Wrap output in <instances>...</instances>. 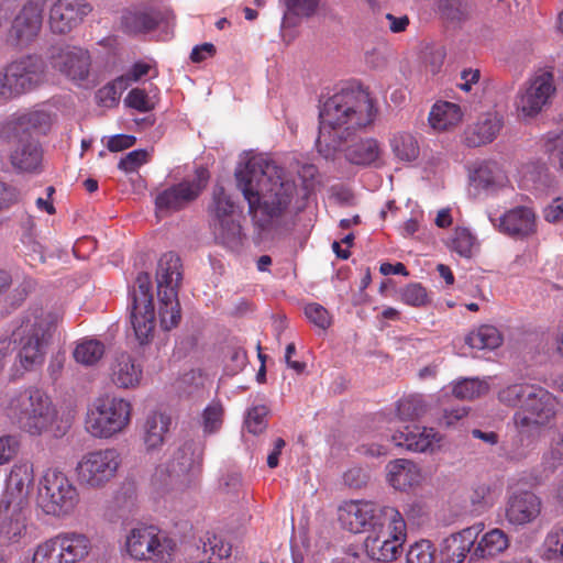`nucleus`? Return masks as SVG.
Returning a JSON list of instances; mask_svg holds the SVG:
<instances>
[{"mask_svg":"<svg viewBox=\"0 0 563 563\" xmlns=\"http://www.w3.org/2000/svg\"><path fill=\"white\" fill-rule=\"evenodd\" d=\"M131 418L129 400L115 396L99 397L87 409L85 429L92 438L110 439L123 432Z\"/></svg>","mask_w":563,"mask_h":563,"instance_id":"obj_8","label":"nucleus"},{"mask_svg":"<svg viewBox=\"0 0 563 563\" xmlns=\"http://www.w3.org/2000/svg\"><path fill=\"white\" fill-rule=\"evenodd\" d=\"M462 120L461 108L449 101L434 103L429 114V123L435 131H446L457 125Z\"/></svg>","mask_w":563,"mask_h":563,"instance_id":"obj_37","label":"nucleus"},{"mask_svg":"<svg viewBox=\"0 0 563 563\" xmlns=\"http://www.w3.org/2000/svg\"><path fill=\"white\" fill-rule=\"evenodd\" d=\"M209 180V172L205 167H198L192 179L168 187L155 197V206L159 212H174L185 208L195 200Z\"/></svg>","mask_w":563,"mask_h":563,"instance_id":"obj_21","label":"nucleus"},{"mask_svg":"<svg viewBox=\"0 0 563 563\" xmlns=\"http://www.w3.org/2000/svg\"><path fill=\"white\" fill-rule=\"evenodd\" d=\"M38 500L45 514L65 517L79 504V492L65 473L47 470L41 479Z\"/></svg>","mask_w":563,"mask_h":563,"instance_id":"obj_14","label":"nucleus"},{"mask_svg":"<svg viewBox=\"0 0 563 563\" xmlns=\"http://www.w3.org/2000/svg\"><path fill=\"white\" fill-rule=\"evenodd\" d=\"M210 385V377L201 369H191L179 379L180 391L192 398L203 397Z\"/></svg>","mask_w":563,"mask_h":563,"instance_id":"obj_45","label":"nucleus"},{"mask_svg":"<svg viewBox=\"0 0 563 563\" xmlns=\"http://www.w3.org/2000/svg\"><path fill=\"white\" fill-rule=\"evenodd\" d=\"M125 103L140 112H148L154 108L153 100L140 88H134L128 93Z\"/></svg>","mask_w":563,"mask_h":563,"instance_id":"obj_58","label":"nucleus"},{"mask_svg":"<svg viewBox=\"0 0 563 563\" xmlns=\"http://www.w3.org/2000/svg\"><path fill=\"white\" fill-rule=\"evenodd\" d=\"M62 314L56 309L36 308L13 332L20 350L12 367V379L21 378L26 372L40 367L45 358V347Z\"/></svg>","mask_w":563,"mask_h":563,"instance_id":"obj_6","label":"nucleus"},{"mask_svg":"<svg viewBox=\"0 0 563 563\" xmlns=\"http://www.w3.org/2000/svg\"><path fill=\"white\" fill-rule=\"evenodd\" d=\"M437 10L450 22H461L466 19L467 10L461 0H438Z\"/></svg>","mask_w":563,"mask_h":563,"instance_id":"obj_53","label":"nucleus"},{"mask_svg":"<svg viewBox=\"0 0 563 563\" xmlns=\"http://www.w3.org/2000/svg\"><path fill=\"white\" fill-rule=\"evenodd\" d=\"M523 186L536 197H544L558 188V179L548 168L531 166L523 177Z\"/></svg>","mask_w":563,"mask_h":563,"instance_id":"obj_38","label":"nucleus"},{"mask_svg":"<svg viewBox=\"0 0 563 563\" xmlns=\"http://www.w3.org/2000/svg\"><path fill=\"white\" fill-rule=\"evenodd\" d=\"M208 214L216 241L231 251H239L244 240L238 220L239 206L222 186H214Z\"/></svg>","mask_w":563,"mask_h":563,"instance_id":"obj_11","label":"nucleus"},{"mask_svg":"<svg viewBox=\"0 0 563 563\" xmlns=\"http://www.w3.org/2000/svg\"><path fill=\"white\" fill-rule=\"evenodd\" d=\"M142 376V365L129 353H120L112 360L110 379L118 388H135L140 385Z\"/></svg>","mask_w":563,"mask_h":563,"instance_id":"obj_29","label":"nucleus"},{"mask_svg":"<svg viewBox=\"0 0 563 563\" xmlns=\"http://www.w3.org/2000/svg\"><path fill=\"white\" fill-rule=\"evenodd\" d=\"M65 553V563H81L92 551V541L88 534L78 530L60 531Z\"/></svg>","mask_w":563,"mask_h":563,"instance_id":"obj_34","label":"nucleus"},{"mask_svg":"<svg viewBox=\"0 0 563 563\" xmlns=\"http://www.w3.org/2000/svg\"><path fill=\"white\" fill-rule=\"evenodd\" d=\"M200 542L201 547H197V554L190 563H219L231 555V544L221 536L208 532Z\"/></svg>","mask_w":563,"mask_h":563,"instance_id":"obj_32","label":"nucleus"},{"mask_svg":"<svg viewBox=\"0 0 563 563\" xmlns=\"http://www.w3.org/2000/svg\"><path fill=\"white\" fill-rule=\"evenodd\" d=\"M427 411L426 402L420 395L404 397L397 402V415L401 421L415 420Z\"/></svg>","mask_w":563,"mask_h":563,"instance_id":"obj_48","label":"nucleus"},{"mask_svg":"<svg viewBox=\"0 0 563 563\" xmlns=\"http://www.w3.org/2000/svg\"><path fill=\"white\" fill-rule=\"evenodd\" d=\"M44 8L45 0H27L11 22L7 43L24 48L35 41L42 30Z\"/></svg>","mask_w":563,"mask_h":563,"instance_id":"obj_20","label":"nucleus"},{"mask_svg":"<svg viewBox=\"0 0 563 563\" xmlns=\"http://www.w3.org/2000/svg\"><path fill=\"white\" fill-rule=\"evenodd\" d=\"M537 384L525 382L507 384L497 393L498 401L508 408L522 409L525 400L531 397Z\"/></svg>","mask_w":563,"mask_h":563,"instance_id":"obj_42","label":"nucleus"},{"mask_svg":"<svg viewBox=\"0 0 563 563\" xmlns=\"http://www.w3.org/2000/svg\"><path fill=\"white\" fill-rule=\"evenodd\" d=\"M48 124L49 115L38 110L14 113L0 124V140L12 144L9 161L15 172L36 175L43 170V150L33 133Z\"/></svg>","mask_w":563,"mask_h":563,"instance_id":"obj_4","label":"nucleus"},{"mask_svg":"<svg viewBox=\"0 0 563 563\" xmlns=\"http://www.w3.org/2000/svg\"><path fill=\"white\" fill-rule=\"evenodd\" d=\"M46 64L38 55L15 58L0 69V102L5 103L40 87Z\"/></svg>","mask_w":563,"mask_h":563,"instance_id":"obj_9","label":"nucleus"},{"mask_svg":"<svg viewBox=\"0 0 563 563\" xmlns=\"http://www.w3.org/2000/svg\"><path fill=\"white\" fill-rule=\"evenodd\" d=\"M435 548L429 540L411 544L406 554L407 563H434Z\"/></svg>","mask_w":563,"mask_h":563,"instance_id":"obj_52","label":"nucleus"},{"mask_svg":"<svg viewBox=\"0 0 563 563\" xmlns=\"http://www.w3.org/2000/svg\"><path fill=\"white\" fill-rule=\"evenodd\" d=\"M235 178L254 224L263 231L278 224L294 198L295 181L265 155L250 153L236 167Z\"/></svg>","mask_w":563,"mask_h":563,"instance_id":"obj_1","label":"nucleus"},{"mask_svg":"<svg viewBox=\"0 0 563 563\" xmlns=\"http://www.w3.org/2000/svg\"><path fill=\"white\" fill-rule=\"evenodd\" d=\"M65 549L59 531L34 547L31 563H65Z\"/></svg>","mask_w":563,"mask_h":563,"instance_id":"obj_39","label":"nucleus"},{"mask_svg":"<svg viewBox=\"0 0 563 563\" xmlns=\"http://www.w3.org/2000/svg\"><path fill=\"white\" fill-rule=\"evenodd\" d=\"M46 58L52 69L78 85L89 77L91 56L84 47L56 44L48 49Z\"/></svg>","mask_w":563,"mask_h":563,"instance_id":"obj_19","label":"nucleus"},{"mask_svg":"<svg viewBox=\"0 0 563 563\" xmlns=\"http://www.w3.org/2000/svg\"><path fill=\"white\" fill-rule=\"evenodd\" d=\"M397 508L367 500L345 501L339 508V520L344 529L352 533L369 532L376 525L389 517Z\"/></svg>","mask_w":563,"mask_h":563,"instance_id":"obj_18","label":"nucleus"},{"mask_svg":"<svg viewBox=\"0 0 563 563\" xmlns=\"http://www.w3.org/2000/svg\"><path fill=\"white\" fill-rule=\"evenodd\" d=\"M559 411V399L548 389L537 385L531 397L525 400L522 409L512 415L517 435L509 451L511 459L526 457L539 441L542 430L551 424Z\"/></svg>","mask_w":563,"mask_h":563,"instance_id":"obj_5","label":"nucleus"},{"mask_svg":"<svg viewBox=\"0 0 563 563\" xmlns=\"http://www.w3.org/2000/svg\"><path fill=\"white\" fill-rule=\"evenodd\" d=\"M492 225L501 234L515 240H526L537 233L538 217L529 206H516L503 214H488Z\"/></svg>","mask_w":563,"mask_h":563,"instance_id":"obj_22","label":"nucleus"},{"mask_svg":"<svg viewBox=\"0 0 563 563\" xmlns=\"http://www.w3.org/2000/svg\"><path fill=\"white\" fill-rule=\"evenodd\" d=\"M488 383L478 378H463L452 388L453 395L463 400H471L488 391Z\"/></svg>","mask_w":563,"mask_h":563,"instance_id":"obj_49","label":"nucleus"},{"mask_svg":"<svg viewBox=\"0 0 563 563\" xmlns=\"http://www.w3.org/2000/svg\"><path fill=\"white\" fill-rule=\"evenodd\" d=\"M202 456L203 444L200 441H184L174 450L167 465L156 470L154 481L166 488L183 483V477L199 472Z\"/></svg>","mask_w":563,"mask_h":563,"instance_id":"obj_17","label":"nucleus"},{"mask_svg":"<svg viewBox=\"0 0 563 563\" xmlns=\"http://www.w3.org/2000/svg\"><path fill=\"white\" fill-rule=\"evenodd\" d=\"M91 10V5L85 0H57L49 9V29L54 34H67L77 27Z\"/></svg>","mask_w":563,"mask_h":563,"instance_id":"obj_23","label":"nucleus"},{"mask_svg":"<svg viewBox=\"0 0 563 563\" xmlns=\"http://www.w3.org/2000/svg\"><path fill=\"white\" fill-rule=\"evenodd\" d=\"M33 482V466L29 462L15 464L5 484V489L0 500H9L20 505L29 506V488Z\"/></svg>","mask_w":563,"mask_h":563,"instance_id":"obj_28","label":"nucleus"},{"mask_svg":"<svg viewBox=\"0 0 563 563\" xmlns=\"http://www.w3.org/2000/svg\"><path fill=\"white\" fill-rule=\"evenodd\" d=\"M555 92L554 67H540L519 89L516 109L523 118H533L551 104Z\"/></svg>","mask_w":563,"mask_h":563,"instance_id":"obj_16","label":"nucleus"},{"mask_svg":"<svg viewBox=\"0 0 563 563\" xmlns=\"http://www.w3.org/2000/svg\"><path fill=\"white\" fill-rule=\"evenodd\" d=\"M390 440L397 448L422 453L433 451L441 441V437L433 428L411 424L397 430L391 434Z\"/></svg>","mask_w":563,"mask_h":563,"instance_id":"obj_25","label":"nucleus"},{"mask_svg":"<svg viewBox=\"0 0 563 563\" xmlns=\"http://www.w3.org/2000/svg\"><path fill=\"white\" fill-rule=\"evenodd\" d=\"M181 279L179 256L173 252L162 255L157 265L156 282L159 324L165 331L175 328L181 318L178 301V288Z\"/></svg>","mask_w":563,"mask_h":563,"instance_id":"obj_7","label":"nucleus"},{"mask_svg":"<svg viewBox=\"0 0 563 563\" xmlns=\"http://www.w3.org/2000/svg\"><path fill=\"white\" fill-rule=\"evenodd\" d=\"M176 541L154 525L132 528L124 539V551L134 561L168 563L176 551Z\"/></svg>","mask_w":563,"mask_h":563,"instance_id":"obj_10","label":"nucleus"},{"mask_svg":"<svg viewBox=\"0 0 563 563\" xmlns=\"http://www.w3.org/2000/svg\"><path fill=\"white\" fill-rule=\"evenodd\" d=\"M466 407L457 406L452 408H445L442 416L439 418V424L441 427H453L457 421L466 417Z\"/></svg>","mask_w":563,"mask_h":563,"instance_id":"obj_64","label":"nucleus"},{"mask_svg":"<svg viewBox=\"0 0 563 563\" xmlns=\"http://www.w3.org/2000/svg\"><path fill=\"white\" fill-rule=\"evenodd\" d=\"M19 440L14 435L0 437V465L8 464L18 453Z\"/></svg>","mask_w":563,"mask_h":563,"instance_id":"obj_62","label":"nucleus"},{"mask_svg":"<svg viewBox=\"0 0 563 563\" xmlns=\"http://www.w3.org/2000/svg\"><path fill=\"white\" fill-rule=\"evenodd\" d=\"M474 236L466 229H457L451 241V249L463 257H471L474 246Z\"/></svg>","mask_w":563,"mask_h":563,"instance_id":"obj_55","label":"nucleus"},{"mask_svg":"<svg viewBox=\"0 0 563 563\" xmlns=\"http://www.w3.org/2000/svg\"><path fill=\"white\" fill-rule=\"evenodd\" d=\"M471 183L475 188L486 192H495L507 183V177L498 164L482 163L471 175Z\"/></svg>","mask_w":563,"mask_h":563,"instance_id":"obj_35","label":"nucleus"},{"mask_svg":"<svg viewBox=\"0 0 563 563\" xmlns=\"http://www.w3.org/2000/svg\"><path fill=\"white\" fill-rule=\"evenodd\" d=\"M543 219L549 223L563 221V194L553 198L542 210Z\"/></svg>","mask_w":563,"mask_h":563,"instance_id":"obj_63","label":"nucleus"},{"mask_svg":"<svg viewBox=\"0 0 563 563\" xmlns=\"http://www.w3.org/2000/svg\"><path fill=\"white\" fill-rule=\"evenodd\" d=\"M170 423V417L163 412L152 411L146 416L143 424V442L147 452L163 445Z\"/></svg>","mask_w":563,"mask_h":563,"instance_id":"obj_33","label":"nucleus"},{"mask_svg":"<svg viewBox=\"0 0 563 563\" xmlns=\"http://www.w3.org/2000/svg\"><path fill=\"white\" fill-rule=\"evenodd\" d=\"M305 314L311 323L322 330H327L332 323L329 311L317 302L308 303L305 307Z\"/></svg>","mask_w":563,"mask_h":563,"instance_id":"obj_56","label":"nucleus"},{"mask_svg":"<svg viewBox=\"0 0 563 563\" xmlns=\"http://www.w3.org/2000/svg\"><path fill=\"white\" fill-rule=\"evenodd\" d=\"M401 300L412 307H421L428 302L426 288L419 283H411L400 291Z\"/></svg>","mask_w":563,"mask_h":563,"instance_id":"obj_54","label":"nucleus"},{"mask_svg":"<svg viewBox=\"0 0 563 563\" xmlns=\"http://www.w3.org/2000/svg\"><path fill=\"white\" fill-rule=\"evenodd\" d=\"M382 148L377 140H360L345 150V158L355 165H371L379 159Z\"/></svg>","mask_w":563,"mask_h":563,"instance_id":"obj_40","label":"nucleus"},{"mask_svg":"<svg viewBox=\"0 0 563 563\" xmlns=\"http://www.w3.org/2000/svg\"><path fill=\"white\" fill-rule=\"evenodd\" d=\"M288 13L298 16H310L318 7V0H285Z\"/></svg>","mask_w":563,"mask_h":563,"instance_id":"obj_61","label":"nucleus"},{"mask_svg":"<svg viewBox=\"0 0 563 563\" xmlns=\"http://www.w3.org/2000/svg\"><path fill=\"white\" fill-rule=\"evenodd\" d=\"M104 354V345L98 340L86 339L80 341L74 350V358L76 362L90 366L102 358Z\"/></svg>","mask_w":563,"mask_h":563,"instance_id":"obj_47","label":"nucleus"},{"mask_svg":"<svg viewBox=\"0 0 563 563\" xmlns=\"http://www.w3.org/2000/svg\"><path fill=\"white\" fill-rule=\"evenodd\" d=\"M268 410L264 405L254 406L249 409L245 418V427L253 434L261 433L266 428V415Z\"/></svg>","mask_w":563,"mask_h":563,"instance_id":"obj_57","label":"nucleus"},{"mask_svg":"<svg viewBox=\"0 0 563 563\" xmlns=\"http://www.w3.org/2000/svg\"><path fill=\"white\" fill-rule=\"evenodd\" d=\"M508 545L507 534L500 529H492L477 541L476 547L471 553V560L494 556L504 552Z\"/></svg>","mask_w":563,"mask_h":563,"instance_id":"obj_41","label":"nucleus"},{"mask_svg":"<svg viewBox=\"0 0 563 563\" xmlns=\"http://www.w3.org/2000/svg\"><path fill=\"white\" fill-rule=\"evenodd\" d=\"M387 478L389 484L397 490H407L420 484L422 479L421 470L412 461L398 459L387 465Z\"/></svg>","mask_w":563,"mask_h":563,"instance_id":"obj_31","label":"nucleus"},{"mask_svg":"<svg viewBox=\"0 0 563 563\" xmlns=\"http://www.w3.org/2000/svg\"><path fill=\"white\" fill-rule=\"evenodd\" d=\"M121 463L115 448L89 451L80 456L75 467L77 482L88 489H102L115 478Z\"/></svg>","mask_w":563,"mask_h":563,"instance_id":"obj_13","label":"nucleus"},{"mask_svg":"<svg viewBox=\"0 0 563 563\" xmlns=\"http://www.w3.org/2000/svg\"><path fill=\"white\" fill-rule=\"evenodd\" d=\"M224 406L220 399H212L200 415V424L205 435L218 433L224 421Z\"/></svg>","mask_w":563,"mask_h":563,"instance_id":"obj_46","label":"nucleus"},{"mask_svg":"<svg viewBox=\"0 0 563 563\" xmlns=\"http://www.w3.org/2000/svg\"><path fill=\"white\" fill-rule=\"evenodd\" d=\"M147 151L134 150L120 159L118 167L124 173H133L147 162Z\"/></svg>","mask_w":563,"mask_h":563,"instance_id":"obj_59","label":"nucleus"},{"mask_svg":"<svg viewBox=\"0 0 563 563\" xmlns=\"http://www.w3.org/2000/svg\"><path fill=\"white\" fill-rule=\"evenodd\" d=\"M503 124V117L498 112L482 114L466 131L467 145L477 147L493 142L499 134Z\"/></svg>","mask_w":563,"mask_h":563,"instance_id":"obj_30","label":"nucleus"},{"mask_svg":"<svg viewBox=\"0 0 563 563\" xmlns=\"http://www.w3.org/2000/svg\"><path fill=\"white\" fill-rule=\"evenodd\" d=\"M161 21V14L152 8H136L122 16V26L131 34L146 33L154 30Z\"/></svg>","mask_w":563,"mask_h":563,"instance_id":"obj_36","label":"nucleus"},{"mask_svg":"<svg viewBox=\"0 0 563 563\" xmlns=\"http://www.w3.org/2000/svg\"><path fill=\"white\" fill-rule=\"evenodd\" d=\"M128 312L135 339L143 345L151 341L155 328L151 276L141 272L129 292Z\"/></svg>","mask_w":563,"mask_h":563,"instance_id":"obj_15","label":"nucleus"},{"mask_svg":"<svg viewBox=\"0 0 563 563\" xmlns=\"http://www.w3.org/2000/svg\"><path fill=\"white\" fill-rule=\"evenodd\" d=\"M483 530L484 525L481 522L445 538L441 552L446 563H462L467 553L471 552V549L474 547Z\"/></svg>","mask_w":563,"mask_h":563,"instance_id":"obj_27","label":"nucleus"},{"mask_svg":"<svg viewBox=\"0 0 563 563\" xmlns=\"http://www.w3.org/2000/svg\"><path fill=\"white\" fill-rule=\"evenodd\" d=\"M375 109L368 93L358 88H344L330 97L319 111L316 147L331 158L351 132L371 124Z\"/></svg>","mask_w":563,"mask_h":563,"instance_id":"obj_2","label":"nucleus"},{"mask_svg":"<svg viewBox=\"0 0 563 563\" xmlns=\"http://www.w3.org/2000/svg\"><path fill=\"white\" fill-rule=\"evenodd\" d=\"M389 144L395 156L402 162H412L418 158L420 148L416 136L409 132L393 134Z\"/></svg>","mask_w":563,"mask_h":563,"instance_id":"obj_44","label":"nucleus"},{"mask_svg":"<svg viewBox=\"0 0 563 563\" xmlns=\"http://www.w3.org/2000/svg\"><path fill=\"white\" fill-rule=\"evenodd\" d=\"M2 412L19 430L40 437L52 434L58 422V410L49 394L37 386H27L8 393L2 404Z\"/></svg>","mask_w":563,"mask_h":563,"instance_id":"obj_3","label":"nucleus"},{"mask_svg":"<svg viewBox=\"0 0 563 563\" xmlns=\"http://www.w3.org/2000/svg\"><path fill=\"white\" fill-rule=\"evenodd\" d=\"M465 343L473 350H495L503 343L500 331L490 324H483L471 331Z\"/></svg>","mask_w":563,"mask_h":563,"instance_id":"obj_43","label":"nucleus"},{"mask_svg":"<svg viewBox=\"0 0 563 563\" xmlns=\"http://www.w3.org/2000/svg\"><path fill=\"white\" fill-rule=\"evenodd\" d=\"M543 556L548 561L563 563V526L554 527L543 542Z\"/></svg>","mask_w":563,"mask_h":563,"instance_id":"obj_50","label":"nucleus"},{"mask_svg":"<svg viewBox=\"0 0 563 563\" xmlns=\"http://www.w3.org/2000/svg\"><path fill=\"white\" fill-rule=\"evenodd\" d=\"M407 540V523L404 515L397 509L389 511V517L376 525L364 540L366 555L378 562L396 560Z\"/></svg>","mask_w":563,"mask_h":563,"instance_id":"obj_12","label":"nucleus"},{"mask_svg":"<svg viewBox=\"0 0 563 563\" xmlns=\"http://www.w3.org/2000/svg\"><path fill=\"white\" fill-rule=\"evenodd\" d=\"M542 461L551 471L563 464V422L554 432L549 450L543 454Z\"/></svg>","mask_w":563,"mask_h":563,"instance_id":"obj_51","label":"nucleus"},{"mask_svg":"<svg viewBox=\"0 0 563 563\" xmlns=\"http://www.w3.org/2000/svg\"><path fill=\"white\" fill-rule=\"evenodd\" d=\"M30 514L29 506L0 500V542H20L26 534Z\"/></svg>","mask_w":563,"mask_h":563,"instance_id":"obj_24","label":"nucleus"},{"mask_svg":"<svg viewBox=\"0 0 563 563\" xmlns=\"http://www.w3.org/2000/svg\"><path fill=\"white\" fill-rule=\"evenodd\" d=\"M471 503L473 506V511L477 514H482L488 507L492 506L490 499V490L486 485H479L474 488L471 495Z\"/></svg>","mask_w":563,"mask_h":563,"instance_id":"obj_60","label":"nucleus"},{"mask_svg":"<svg viewBox=\"0 0 563 563\" xmlns=\"http://www.w3.org/2000/svg\"><path fill=\"white\" fill-rule=\"evenodd\" d=\"M541 511V500L531 492L514 493L506 506V519L512 526H525L534 521Z\"/></svg>","mask_w":563,"mask_h":563,"instance_id":"obj_26","label":"nucleus"}]
</instances>
